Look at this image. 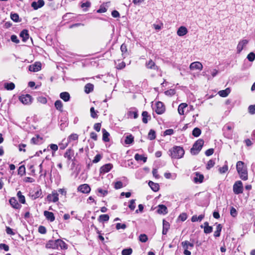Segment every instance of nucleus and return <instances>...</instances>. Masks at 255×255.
<instances>
[{
	"mask_svg": "<svg viewBox=\"0 0 255 255\" xmlns=\"http://www.w3.org/2000/svg\"><path fill=\"white\" fill-rule=\"evenodd\" d=\"M237 170L240 175V177L243 180H247L248 179V174L247 166L244 162L238 161L236 164Z\"/></svg>",
	"mask_w": 255,
	"mask_h": 255,
	"instance_id": "1",
	"label": "nucleus"
},
{
	"mask_svg": "<svg viewBox=\"0 0 255 255\" xmlns=\"http://www.w3.org/2000/svg\"><path fill=\"white\" fill-rule=\"evenodd\" d=\"M46 248L53 249H67L66 243L60 239L56 240H50L46 245Z\"/></svg>",
	"mask_w": 255,
	"mask_h": 255,
	"instance_id": "2",
	"label": "nucleus"
},
{
	"mask_svg": "<svg viewBox=\"0 0 255 255\" xmlns=\"http://www.w3.org/2000/svg\"><path fill=\"white\" fill-rule=\"evenodd\" d=\"M184 154L183 148L180 146H175L171 151L172 158L179 159L183 157Z\"/></svg>",
	"mask_w": 255,
	"mask_h": 255,
	"instance_id": "3",
	"label": "nucleus"
},
{
	"mask_svg": "<svg viewBox=\"0 0 255 255\" xmlns=\"http://www.w3.org/2000/svg\"><path fill=\"white\" fill-rule=\"evenodd\" d=\"M204 141L202 139L197 140L193 144V147L191 149V153L193 155L197 154L201 150L204 144Z\"/></svg>",
	"mask_w": 255,
	"mask_h": 255,
	"instance_id": "4",
	"label": "nucleus"
},
{
	"mask_svg": "<svg viewBox=\"0 0 255 255\" xmlns=\"http://www.w3.org/2000/svg\"><path fill=\"white\" fill-rule=\"evenodd\" d=\"M233 128L230 125L227 124L223 128V134L224 136L228 139L233 138Z\"/></svg>",
	"mask_w": 255,
	"mask_h": 255,
	"instance_id": "5",
	"label": "nucleus"
},
{
	"mask_svg": "<svg viewBox=\"0 0 255 255\" xmlns=\"http://www.w3.org/2000/svg\"><path fill=\"white\" fill-rule=\"evenodd\" d=\"M233 191L236 194H239L243 192V186L241 181H237L234 183Z\"/></svg>",
	"mask_w": 255,
	"mask_h": 255,
	"instance_id": "6",
	"label": "nucleus"
},
{
	"mask_svg": "<svg viewBox=\"0 0 255 255\" xmlns=\"http://www.w3.org/2000/svg\"><path fill=\"white\" fill-rule=\"evenodd\" d=\"M58 195H59L57 193V191L56 190H53L51 194L47 195L46 198L48 202H53L55 203L59 200Z\"/></svg>",
	"mask_w": 255,
	"mask_h": 255,
	"instance_id": "7",
	"label": "nucleus"
},
{
	"mask_svg": "<svg viewBox=\"0 0 255 255\" xmlns=\"http://www.w3.org/2000/svg\"><path fill=\"white\" fill-rule=\"evenodd\" d=\"M19 101L24 105H29L32 102L31 96L28 94L22 95L19 98Z\"/></svg>",
	"mask_w": 255,
	"mask_h": 255,
	"instance_id": "8",
	"label": "nucleus"
},
{
	"mask_svg": "<svg viewBox=\"0 0 255 255\" xmlns=\"http://www.w3.org/2000/svg\"><path fill=\"white\" fill-rule=\"evenodd\" d=\"M155 112L159 115L163 114L165 111V107L163 104L161 102H158L156 104Z\"/></svg>",
	"mask_w": 255,
	"mask_h": 255,
	"instance_id": "9",
	"label": "nucleus"
},
{
	"mask_svg": "<svg viewBox=\"0 0 255 255\" xmlns=\"http://www.w3.org/2000/svg\"><path fill=\"white\" fill-rule=\"evenodd\" d=\"M113 167V164L111 163L106 164L101 167L100 169V172L101 174L107 173L110 171Z\"/></svg>",
	"mask_w": 255,
	"mask_h": 255,
	"instance_id": "10",
	"label": "nucleus"
},
{
	"mask_svg": "<svg viewBox=\"0 0 255 255\" xmlns=\"http://www.w3.org/2000/svg\"><path fill=\"white\" fill-rule=\"evenodd\" d=\"M249 41L247 39H243L241 40L237 47V51L238 53H240L242 50L243 49L244 47L246 46L247 44L248 43Z\"/></svg>",
	"mask_w": 255,
	"mask_h": 255,
	"instance_id": "11",
	"label": "nucleus"
},
{
	"mask_svg": "<svg viewBox=\"0 0 255 255\" xmlns=\"http://www.w3.org/2000/svg\"><path fill=\"white\" fill-rule=\"evenodd\" d=\"M45 4L43 0H38L37 1H33L31 4V7L33 8L34 10H37L39 8L42 7Z\"/></svg>",
	"mask_w": 255,
	"mask_h": 255,
	"instance_id": "12",
	"label": "nucleus"
},
{
	"mask_svg": "<svg viewBox=\"0 0 255 255\" xmlns=\"http://www.w3.org/2000/svg\"><path fill=\"white\" fill-rule=\"evenodd\" d=\"M41 64L40 62H35L29 66V70L31 72H37L41 70Z\"/></svg>",
	"mask_w": 255,
	"mask_h": 255,
	"instance_id": "13",
	"label": "nucleus"
},
{
	"mask_svg": "<svg viewBox=\"0 0 255 255\" xmlns=\"http://www.w3.org/2000/svg\"><path fill=\"white\" fill-rule=\"evenodd\" d=\"M78 191L83 193H88L91 191L90 187L87 184L80 185L78 188Z\"/></svg>",
	"mask_w": 255,
	"mask_h": 255,
	"instance_id": "14",
	"label": "nucleus"
},
{
	"mask_svg": "<svg viewBox=\"0 0 255 255\" xmlns=\"http://www.w3.org/2000/svg\"><path fill=\"white\" fill-rule=\"evenodd\" d=\"M191 70H201L203 68V65L200 62H192L189 67Z\"/></svg>",
	"mask_w": 255,
	"mask_h": 255,
	"instance_id": "15",
	"label": "nucleus"
},
{
	"mask_svg": "<svg viewBox=\"0 0 255 255\" xmlns=\"http://www.w3.org/2000/svg\"><path fill=\"white\" fill-rule=\"evenodd\" d=\"M145 66L147 69H153L157 70L158 69V67L156 66L154 63L151 59L149 60L145 63Z\"/></svg>",
	"mask_w": 255,
	"mask_h": 255,
	"instance_id": "16",
	"label": "nucleus"
},
{
	"mask_svg": "<svg viewBox=\"0 0 255 255\" xmlns=\"http://www.w3.org/2000/svg\"><path fill=\"white\" fill-rule=\"evenodd\" d=\"M74 151L71 148L68 149L64 154V157L67 159L68 161L72 159L74 156Z\"/></svg>",
	"mask_w": 255,
	"mask_h": 255,
	"instance_id": "17",
	"label": "nucleus"
},
{
	"mask_svg": "<svg viewBox=\"0 0 255 255\" xmlns=\"http://www.w3.org/2000/svg\"><path fill=\"white\" fill-rule=\"evenodd\" d=\"M44 215L46 219L49 220L50 222H53L55 220V217L52 212L45 211L44 212Z\"/></svg>",
	"mask_w": 255,
	"mask_h": 255,
	"instance_id": "18",
	"label": "nucleus"
},
{
	"mask_svg": "<svg viewBox=\"0 0 255 255\" xmlns=\"http://www.w3.org/2000/svg\"><path fill=\"white\" fill-rule=\"evenodd\" d=\"M201 227L202 228H204V231L206 234H210L213 230V228L211 226H209V223L207 222H205L204 225L201 226Z\"/></svg>",
	"mask_w": 255,
	"mask_h": 255,
	"instance_id": "19",
	"label": "nucleus"
},
{
	"mask_svg": "<svg viewBox=\"0 0 255 255\" xmlns=\"http://www.w3.org/2000/svg\"><path fill=\"white\" fill-rule=\"evenodd\" d=\"M157 212L160 214H166L168 212L167 208L164 205H159Z\"/></svg>",
	"mask_w": 255,
	"mask_h": 255,
	"instance_id": "20",
	"label": "nucleus"
},
{
	"mask_svg": "<svg viewBox=\"0 0 255 255\" xmlns=\"http://www.w3.org/2000/svg\"><path fill=\"white\" fill-rule=\"evenodd\" d=\"M187 29L185 26H180L177 31V34L179 36H183L187 33Z\"/></svg>",
	"mask_w": 255,
	"mask_h": 255,
	"instance_id": "21",
	"label": "nucleus"
},
{
	"mask_svg": "<svg viewBox=\"0 0 255 255\" xmlns=\"http://www.w3.org/2000/svg\"><path fill=\"white\" fill-rule=\"evenodd\" d=\"M9 201L10 205L15 209H19L21 207L15 198H10Z\"/></svg>",
	"mask_w": 255,
	"mask_h": 255,
	"instance_id": "22",
	"label": "nucleus"
},
{
	"mask_svg": "<svg viewBox=\"0 0 255 255\" xmlns=\"http://www.w3.org/2000/svg\"><path fill=\"white\" fill-rule=\"evenodd\" d=\"M181 245L184 249L191 250L194 247V244L188 241L182 242Z\"/></svg>",
	"mask_w": 255,
	"mask_h": 255,
	"instance_id": "23",
	"label": "nucleus"
},
{
	"mask_svg": "<svg viewBox=\"0 0 255 255\" xmlns=\"http://www.w3.org/2000/svg\"><path fill=\"white\" fill-rule=\"evenodd\" d=\"M60 97L65 102H68L69 101L70 96L69 93L67 92H62L60 94Z\"/></svg>",
	"mask_w": 255,
	"mask_h": 255,
	"instance_id": "24",
	"label": "nucleus"
},
{
	"mask_svg": "<svg viewBox=\"0 0 255 255\" xmlns=\"http://www.w3.org/2000/svg\"><path fill=\"white\" fill-rule=\"evenodd\" d=\"M187 107V104L186 103H181L180 104L178 108V113L180 115H183L184 114V109Z\"/></svg>",
	"mask_w": 255,
	"mask_h": 255,
	"instance_id": "25",
	"label": "nucleus"
},
{
	"mask_svg": "<svg viewBox=\"0 0 255 255\" xmlns=\"http://www.w3.org/2000/svg\"><path fill=\"white\" fill-rule=\"evenodd\" d=\"M163 224V230H162V234L166 235L167 233L168 229L169 228V224L168 222L163 220L162 221Z\"/></svg>",
	"mask_w": 255,
	"mask_h": 255,
	"instance_id": "26",
	"label": "nucleus"
},
{
	"mask_svg": "<svg viewBox=\"0 0 255 255\" xmlns=\"http://www.w3.org/2000/svg\"><path fill=\"white\" fill-rule=\"evenodd\" d=\"M195 177L194 178V181L195 183L199 182L201 183L203 182L204 179V176L202 174H200L198 172H196Z\"/></svg>",
	"mask_w": 255,
	"mask_h": 255,
	"instance_id": "27",
	"label": "nucleus"
},
{
	"mask_svg": "<svg viewBox=\"0 0 255 255\" xmlns=\"http://www.w3.org/2000/svg\"><path fill=\"white\" fill-rule=\"evenodd\" d=\"M148 185L153 191L156 192L158 191L159 188V186L158 184L154 183L153 182L150 181L148 183Z\"/></svg>",
	"mask_w": 255,
	"mask_h": 255,
	"instance_id": "28",
	"label": "nucleus"
},
{
	"mask_svg": "<svg viewBox=\"0 0 255 255\" xmlns=\"http://www.w3.org/2000/svg\"><path fill=\"white\" fill-rule=\"evenodd\" d=\"M20 37L22 38L23 41H26L29 38V34L27 30H23L20 34Z\"/></svg>",
	"mask_w": 255,
	"mask_h": 255,
	"instance_id": "29",
	"label": "nucleus"
},
{
	"mask_svg": "<svg viewBox=\"0 0 255 255\" xmlns=\"http://www.w3.org/2000/svg\"><path fill=\"white\" fill-rule=\"evenodd\" d=\"M230 88H228L224 90H221L218 92V94L222 97H226L230 93Z\"/></svg>",
	"mask_w": 255,
	"mask_h": 255,
	"instance_id": "30",
	"label": "nucleus"
},
{
	"mask_svg": "<svg viewBox=\"0 0 255 255\" xmlns=\"http://www.w3.org/2000/svg\"><path fill=\"white\" fill-rule=\"evenodd\" d=\"M94 89V85L91 83H88L85 86V92L87 94H89L92 92Z\"/></svg>",
	"mask_w": 255,
	"mask_h": 255,
	"instance_id": "31",
	"label": "nucleus"
},
{
	"mask_svg": "<svg viewBox=\"0 0 255 255\" xmlns=\"http://www.w3.org/2000/svg\"><path fill=\"white\" fill-rule=\"evenodd\" d=\"M54 105H55V108L60 111V112H62L63 111V104L62 103V102L60 101V100H57L55 101V104H54Z\"/></svg>",
	"mask_w": 255,
	"mask_h": 255,
	"instance_id": "32",
	"label": "nucleus"
},
{
	"mask_svg": "<svg viewBox=\"0 0 255 255\" xmlns=\"http://www.w3.org/2000/svg\"><path fill=\"white\" fill-rule=\"evenodd\" d=\"M103 132V140L105 142H108L110 140L109 136L110 135L109 133L104 128L102 129Z\"/></svg>",
	"mask_w": 255,
	"mask_h": 255,
	"instance_id": "33",
	"label": "nucleus"
},
{
	"mask_svg": "<svg viewBox=\"0 0 255 255\" xmlns=\"http://www.w3.org/2000/svg\"><path fill=\"white\" fill-rule=\"evenodd\" d=\"M78 135L76 133H72L71 135H70L67 138V141L68 143L72 141L77 140L78 139Z\"/></svg>",
	"mask_w": 255,
	"mask_h": 255,
	"instance_id": "34",
	"label": "nucleus"
},
{
	"mask_svg": "<svg viewBox=\"0 0 255 255\" xmlns=\"http://www.w3.org/2000/svg\"><path fill=\"white\" fill-rule=\"evenodd\" d=\"M204 218V215H200L199 216H197L196 215H194L191 218V221L193 222H197V221H201Z\"/></svg>",
	"mask_w": 255,
	"mask_h": 255,
	"instance_id": "35",
	"label": "nucleus"
},
{
	"mask_svg": "<svg viewBox=\"0 0 255 255\" xmlns=\"http://www.w3.org/2000/svg\"><path fill=\"white\" fill-rule=\"evenodd\" d=\"M134 158L136 161L142 160L143 162H145L147 160V157L143 156L142 155H140L136 153L134 155Z\"/></svg>",
	"mask_w": 255,
	"mask_h": 255,
	"instance_id": "36",
	"label": "nucleus"
},
{
	"mask_svg": "<svg viewBox=\"0 0 255 255\" xmlns=\"http://www.w3.org/2000/svg\"><path fill=\"white\" fill-rule=\"evenodd\" d=\"M222 227L221 224H218L216 227V230L214 232V236L219 237L220 236V233L222 230Z\"/></svg>",
	"mask_w": 255,
	"mask_h": 255,
	"instance_id": "37",
	"label": "nucleus"
},
{
	"mask_svg": "<svg viewBox=\"0 0 255 255\" xmlns=\"http://www.w3.org/2000/svg\"><path fill=\"white\" fill-rule=\"evenodd\" d=\"M4 88L7 90H12L15 88V85L13 83H6L4 84Z\"/></svg>",
	"mask_w": 255,
	"mask_h": 255,
	"instance_id": "38",
	"label": "nucleus"
},
{
	"mask_svg": "<svg viewBox=\"0 0 255 255\" xmlns=\"http://www.w3.org/2000/svg\"><path fill=\"white\" fill-rule=\"evenodd\" d=\"M42 138L39 135H37L36 136L33 137L31 138V142L33 144H39Z\"/></svg>",
	"mask_w": 255,
	"mask_h": 255,
	"instance_id": "39",
	"label": "nucleus"
},
{
	"mask_svg": "<svg viewBox=\"0 0 255 255\" xmlns=\"http://www.w3.org/2000/svg\"><path fill=\"white\" fill-rule=\"evenodd\" d=\"M156 137L155 132L153 129H150L148 134V138L150 140H153Z\"/></svg>",
	"mask_w": 255,
	"mask_h": 255,
	"instance_id": "40",
	"label": "nucleus"
},
{
	"mask_svg": "<svg viewBox=\"0 0 255 255\" xmlns=\"http://www.w3.org/2000/svg\"><path fill=\"white\" fill-rule=\"evenodd\" d=\"M109 220V216L107 214L101 215L99 216V221L100 222H106Z\"/></svg>",
	"mask_w": 255,
	"mask_h": 255,
	"instance_id": "41",
	"label": "nucleus"
},
{
	"mask_svg": "<svg viewBox=\"0 0 255 255\" xmlns=\"http://www.w3.org/2000/svg\"><path fill=\"white\" fill-rule=\"evenodd\" d=\"M17 196L18 198L19 201L22 204H24L25 202V197L22 195L20 191L17 192Z\"/></svg>",
	"mask_w": 255,
	"mask_h": 255,
	"instance_id": "42",
	"label": "nucleus"
},
{
	"mask_svg": "<svg viewBox=\"0 0 255 255\" xmlns=\"http://www.w3.org/2000/svg\"><path fill=\"white\" fill-rule=\"evenodd\" d=\"M142 122L144 124H146L148 122L147 118L149 117L148 114L146 111H143L142 113Z\"/></svg>",
	"mask_w": 255,
	"mask_h": 255,
	"instance_id": "43",
	"label": "nucleus"
},
{
	"mask_svg": "<svg viewBox=\"0 0 255 255\" xmlns=\"http://www.w3.org/2000/svg\"><path fill=\"white\" fill-rule=\"evenodd\" d=\"M133 141V136L130 134L126 136L125 142L126 144H130Z\"/></svg>",
	"mask_w": 255,
	"mask_h": 255,
	"instance_id": "44",
	"label": "nucleus"
},
{
	"mask_svg": "<svg viewBox=\"0 0 255 255\" xmlns=\"http://www.w3.org/2000/svg\"><path fill=\"white\" fill-rule=\"evenodd\" d=\"M201 133L200 129L198 128H195L192 131V134L195 137L199 136Z\"/></svg>",
	"mask_w": 255,
	"mask_h": 255,
	"instance_id": "45",
	"label": "nucleus"
},
{
	"mask_svg": "<svg viewBox=\"0 0 255 255\" xmlns=\"http://www.w3.org/2000/svg\"><path fill=\"white\" fill-rule=\"evenodd\" d=\"M132 250L131 248L125 249L122 251V255H130L132 254Z\"/></svg>",
	"mask_w": 255,
	"mask_h": 255,
	"instance_id": "46",
	"label": "nucleus"
},
{
	"mask_svg": "<svg viewBox=\"0 0 255 255\" xmlns=\"http://www.w3.org/2000/svg\"><path fill=\"white\" fill-rule=\"evenodd\" d=\"M128 115L129 116H133L134 119H136L138 117L137 111L136 110L129 111Z\"/></svg>",
	"mask_w": 255,
	"mask_h": 255,
	"instance_id": "47",
	"label": "nucleus"
},
{
	"mask_svg": "<svg viewBox=\"0 0 255 255\" xmlns=\"http://www.w3.org/2000/svg\"><path fill=\"white\" fill-rule=\"evenodd\" d=\"M135 199H132L129 201L128 207L131 211L134 210L135 208Z\"/></svg>",
	"mask_w": 255,
	"mask_h": 255,
	"instance_id": "48",
	"label": "nucleus"
},
{
	"mask_svg": "<svg viewBox=\"0 0 255 255\" xmlns=\"http://www.w3.org/2000/svg\"><path fill=\"white\" fill-rule=\"evenodd\" d=\"M214 165L215 161L211 159L208 162L206 165V168L209 170L212 167H213L214 166Z\"/></svg>",
	"mask_w": 255,
	"mask_h": 255,
	"instance_id": "49",
	"label": "nucleus"
},
{
	"mask_svg": "<svg viewBox=\"0 0 255 255\" xmlns=\"http://www.w3.org/2000/svg\"><path fill=\"white\" fill-rule=\"evenodd\" d=\"M90 113H91V116L93 118H98V115L97 114V112H96L95 111V109L94 107H92L90 109Z\"/></svg>",
	"mask_w": 255,
	"mask_h": 255,
	"instance_id": "50",
	"label": "nucleus"
},
{
	"mask_svg": "<svg viewBox=\"0 0 255 255\" xmlns=\"http://www.w3.org/2000/svg\"><path fill=\"white\" fill-rule=\"evenodd\" d=\"M49 147H50L51 149L52 150V156H54V152L58 150V145L55 144H51L49 145Z\"/></svg>",
	"mask_w": 255,
	"mask_h": 255,
	"instance_id": "51",
	"label": "nucleus"
},
{
	"mask_svg": "<svg viewBox=\"0 0 255 255\" xmlns=\"http://www.w3.org/2000/svg\"><path fill=\"white\" fill-rule=\"evenodd\" d=\"M139 241L142 243H145L147 241V237L145 234H141L139 237Z\"/></svg>",
	"mask_w": 255,
	"mask_h": 255,
	"instance_id": "52",
	"label": "nucleus"
},
{
	"mask_svg": "<svg viewBox=\"0 0 255 255\" xmlns=\"http://www.w3.org/2000/svg\"><path fill=\"white\" fill-rule=\"evenodd\" d=\"M247 58L250 61H253L255 59V54L254 52L250 53L247 56Z\"/></svg>",
	"mask_w": 255,
	"mask_h": 255,
	"instance_id": "53",
	"label": "nucleus"
},
{
	"mask_svg": "<svg viewBox=\"0 0 255 255\" xmlns=\"http://www.w3.org/2000/svg\"><path fill=\"white\" fill-rule=\"evenodd\" d=\"M123 187V183L121 181H117L116 182H115L114 187L116 189H121Z\"/></svg>",
	"mask_w": 255,
	"mask_h": 255,
	"instance_id": "54",
	"label": "nucleus"
},
{
	"mask_svg": "<svg viewBox=\"0 0 255 255\" xmlns=\"http://www.w3.org/2000/svg\"><path fill=\"white\" fill-rule=\"evenodd\" d=\"M228 170V167L227 165H224L222 167L219 168V170L220 173H225Z\"/></svg>",
	"mask_w": 255,
	"mask_h": 255,
	"instance_id": "55",
	"label": "nucleus"
},
{
	"mask_svg": "<svg viewBox=\"0 0 255 255\" xmlns=\"http://www.w3.org/2000/svg\"><path fill=\"white\" fill-rule=\"evenodd\" d=\"M121 50L122 52V55H126V53L127 52V46L125 44H123L121 46Z\"/></svg>",
	"mask_w": 255,
	"mask_h": 255,
	"instance_id": "56",
	"label": "nucleus"
},
{
	"mask_svg": "<svg viewBox=\"0 0 255 255\" xmlns=\"http://www.w3.org/2000/svg\"><path fill=\"white\" fill-rule=\"evenodd\" d=\"M249 112L254 115L255 114V105H250L248 108Z\"/></svg>",
	"mask_w": 255,
	"mask_h": 255,
	"instance_id": "57",
	"label": "nucleus"
},
{
	"mask_svg": "<svg viewBox=\"0 0 255 255\" xmlns=\"http://www.w3.org/2000/svg\"><path fill=\"white\" fill-rule=\"evenodd\" d=\"M165 94L167 96H173L175 94V91L174 89H170L164 92Z\"/></svg>",
	"mask_w": 255,
	"mask_h": 255,
	"instance_id": "58",
	"label": "nucleus"
},
{
	"mask_svg": "<svg viewBox=\"0 0 255 255\" xmlns=\"http://www.w3.org/2000/svg\"><path fill=\"white\" fill-rule=\"evenodd\" d=\"M10 17H11V19L15 22H17L18 21L19 16L17 14H16V13L11 14Z\"/></svg>",
	"mask_w": 255,
	"mask_h": 255,
	"instance_id": "59",
	"label": "nucleus"
},
{
	"mask_svg": "<svg viewBox=\"0 0 255 255\" xmlns=\"http://www.w3.org/2000/svg\"><path fill=\"white\" fill-rule=\"evenodd\" d=\"M102 158V156L101 155L98 154H97L95 157H94V159H93V162L94 163H98L99 161H100V160Z\"/></svg>",
	"mask_w": 255,
	"mask_h": 255,
	"instance_id": "60",
	"label": "nucleus"
},
{
	"mask_svg": "<svg viewBox=\"0 0 255 255\" xmlns=\"http://www.w3.org/2000/svg\"><path fill=\"white\" fill-rule=\"evenodd\" d=\"M230 214H231V215L233 217H235L237 216V211L234 207L231 208V210H230Z\"/></svg>",
	"mask_w": 255,
	"mask_h": 255,
	"instance_id": "61",
	"label": "nucleus"
},
{
	"mask_svg": "<svg viewBox=\"0 0 255 255\" xmlns=\"http://www.w3.org/2000/svg\"><path fill=\"white\" fill-rule=\"evenodd\" d=\"M126 225L125 224L117 223L116 224V229L120 230L121 229H125L126 228Z\"/></svg>",
	"mask_w": 255,
	"mask_h": 255,
	"instance_id": "62",
	"label": "nucleus"
},
{
	"mask_svg": "<svg viewBox=\"0 0 255 255\" xmlns=\"http://www.w3.org/2000/svg\"><path fill=\"white\" fill-rule=\"evenodd\" d=\"M38 232L41 234H44L46 233V229L44 226H40L38 228Z\"/></svg>",
	"mask_w": 255,
	"mask_h": 255,
	"instance_id": "63",
	"label": "nucleus"
},
{
	"mask_svg": "<svg viewBox=\"0 0 255 255\" xmlns=\"http://www.w3.org/2000/svg\"><path fill=\"white\" fill-rule=\"evenodd\" d=\"M10 38L11 40L15 43H18L19 42V40L15 35H12Z\"/></svg>",
	"mask_w": 255,
	"mask_h": 255,
	"instance_id": "64",
	"label": "nucleus"
}]
</instances>
